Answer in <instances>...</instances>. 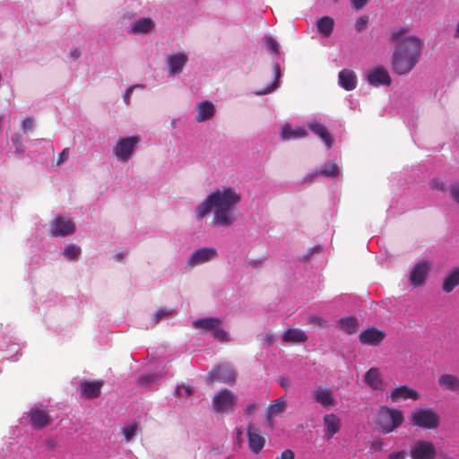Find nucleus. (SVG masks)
<instances>
[{"label":"nucleus","mask_w":459,"mask_h":459,"mask_svg":"<svg viewBox=\"0 0 459 459\" xmlns=\"http://www.w3.org/2000/svg\"><path fill=\"white\" fill-rule=\"evenodd\" d=\"M406 29L394 30L391 34L390 41L395 44L392 55L391 68L398 75L409 74L419 63L424 40L415 35L404 36Z\"/></svg>","instance_id":"f257e3e1"},{"label":"nucleus","mask_w":459,"mask_h":459,"mask_svg":"<svg viewBox=\"0 0 459 459\" xmlns=\"http://www.w3.org/2000/svg\"><path fill=\"white\" fill-rule=\"evenodd\" d=\"M240 195L231 187H223L209 195L197 207V218H204L213 210V222L220 226H230L234 221V207L240 202Z\"/></svg>","instance_id":"f03ea898"},{"label":"nucleus","mask_w":459,"mask_h":459,"mask_svg":"<svg viewBox=\"0 0 459 459\" xmlns=\"http://www.w3.org/2000/svg\"><path fill=\"white\" fill-rule=\"evenodd\" d=\"M404 421V416L401 410L380 406L376 420L377 429L383 434L394 431Z\"/></svg>","instance_id":"7ed1b4c3"},{"label":"nucleus","mask_w":459,"mask_h":459,"mask_svg":"<svg viewBox=\"0 0 459 459\" xmlns=\"http://www.w3.org/2000/svg\"><path fill=\"white\" fill-rule=\"evenodd\" d=\"M237 396L231 390L223 388L214 394L212 399L213 411L218 413H233L237 406Z\"/></svg>","instance_id":"20e7f679"},{"label":"nucleus","mask_w":459,"mask_h":459,"mask_svg":"<svg viewBox=\"0 0 459 459\" xmlns=\"http://www.w3.org/2000/svg\"><path fill=\"white\" fill-rule=\"evenodd\" d=\"M411 423L422 429H433L439 425V416L432 409H416L411 414Z\"/></svg>","instance_id":"39448f33"},{"label":"nucleus","mask_w":459,"mask_h":459,"mask_svg":"<svg viewBox=\"0 0 459 459\" xmlns=\"http://www.w3.org/2000/svg\"><path fill=\"white\" fill-rule=\"evenodd\" d=\"M26 417L31 427L35 429H43L53 421L49 412L41 405L31 407L26 412Z\"/></svg>","instance_id":"423d86ee"},{"label":"nucleus","mask_w":459,"mask_h":459,"mask_svg":"<svg viewBox=\"0 0 459 459\" xmlns=\"http://www.w3.org/2000/svg\"><path fill=\"white\" fill-rule=\"evenodd\" d=\"M237 374L231 366L229 364H222L216 366L209 372L207 376V382L213 384L215 382L230 384L234 383Z\"/></svg>","instance_id":"0eeeda50"},{"label":"nucleus","mask_w":459,"mask_h":459,"mask_svg":"<svg viewBox=\"0 0 459 459\" xmlns=\"http://www.w3.org/2000/svg\"><path fill=\"white\" fill-rule=\"evenodd\" d=\"M139 141L140 138L138 136H130L121 139L113 151L117 160L127 162Z\"/></svg>","instance_id":"6e6552de"},{"label":"nucleus","mask_w":459,"mask_h":459,"mask_svg":"<svg viewBox=\"0 0 459 459\" xmlns=\"http://www.w3.org/2000/svg\"><path fill=\"white\" fill-rule=\"evenodd\" d=\"M436 454L434 444L422 439L417 440L410 448L411 459H433Z\"/></svg>","instance_id":"1a4fd4ad"},{"label":"nucleus","mask_w":459,"mask_h":459,"mask_svg":"<svg viewBox=\"0 0 459 459\" xmlns=\"http://www.w3.org/2000/svg\"><path fill=\"white\" fill-rule=\"evenodd\" d=\"M431 264L429 261L418 262L411 269L409 275V281L413 287H420L426 282L430 272Z\"/></svg>","instance_id":"9d476101"},{"label":"nucleus","mask_w":459,"mask_h":459,"mask_svg":"<svg viewBox=\"0 0 459 459\" xmlns=\"http://www.w3.org/2000/svg\"><path fill=\"white\" fill-rule=\"evenodd\" d=\"M313 400L324 408H329L336 404V401L331 388L327 385H316L312 393Z\"/></svg>","instance_id":"9b49d317"},{"label":"nucleus","mask_w":459,"mask_h":459,"mask_svg":"<svg viewBox=\"0 0 459 459\" xmlns=\"http://www.w3.org/2000/svg\"><path fill=\"white\" fill-rule=\"evenodd\" d=\"M217 255V251L213 247H203L195 250L189 257L186 266L194 267L211 261Z\"/></svg>","instance_id":"f8f14e48"},{"label":"nucleus","mask_w":459,"mask_h":459,"mask_svg":"<svg viewBox=\"0 0 459 459\" xmlns=\"http://www.w3.org/2000/svg\"><path fill=\"white\" fill-rule=\"evenodd\" d=\"M74 222L64 217L56 218L51 226V232L55 237H65L71 235L74 232Z\"/></svg>","instance_id":"ddd939ff"},{"label":"nucleus","mask_w":459,"mask_h":459,"mask_svg":"<svg viewBox=\"0 0 459 459\" xmlns=\"http://www.w3.org/2000/svg\"><path fill=\"white\" fill-rule=\"evenodd\" d=\"M367 80L369 84L376 87L380 85L389 86L392 83L391 77L385 67H377L369 71L367 74Z\"/></svg>","instance_id":"4468645a"},{"label":"nucleus","mask_w":459,"mask_h":459,"mask_svg":"<svg viewBox=\"0 0 459 459\" xmlns=\"http://www.w3.org/2000/svg\"><path fill=\"white\" fill-rule=\"evenodd\" d=\"M385 337L383 331L375 327H369L359 334L361 343L371 346H377Z\"/></svg>","instance_id":"2eb2a0df"},{"label":"nucleus","mask_w":459,"mask_h":459,"mask_svg":"<svg viewBox=\"0 0 459 459\" xmlns=\"http://www.w3.org/2000/svg\"><path fill=\"white\" fill-rule=\"evenodd\" d=\"M248 446L254 454H258L265 444V439L260 435V432L253 425L249 424L247 429Z\"/></svg>","instance_id":"dca6fc26"},{"label":"nucleus","mask_w":459,"mask_h":459,"mask_svg":"<svg viewBox=\"0 0 459 459\" xmlns=\"http://www.w3.org/2000/svg\"><path fill=\"white\" fill-rule=\"evenodd\" d=\"M389 397L392 402L396 403L400 400L412 399L417 400L419 398V394L416 390L408 385H400L394 388Z\"/></svg>","instance_id":"f3484780"},{"label":"nucleus","mask_w":459,"mask_h":459,"mask_svg":"<svg viewBox=\"0 0 459 459\" xmlns=\"http://www.w3.org/2000/svg\"><path fill=\"white\" fill-rule=\"evenodd\" d=\"M342 423L339 417L333 413L324 416V429L327 439H331L341 429Z\"/></svg>","instance_id":"a211bd4d"},{"label":"nucleus","mask_w":459,"mask_h":459,"mask_svg":"<svg viewBox=\"0 0 459 459\" xmlns=\"http://www.w3.org/2000/svg\"><path fill=\"white\" fill-rule=\"evenodd\" d=\"M197 115L195 117L196 122H203L211 119L215 114L214 105L208 101L204 100L195 105Z\"/></svg>","instance_id":"6ab92c4d"},{"label":"nucleus","mask_w":459,"mask_h":459,"mask_svg":"<svg viewBox=\"0 0 459 459\" xmlns=\"http://www.w3.org/2000/svg\"><path fill=\"white\" fill-rule=\"evenodd\" d=\"M103 384L101 381H84L81 384V394L88 399L100 396Z\"/></svg>","instance_id":"aec40b11"},{"label":"nucleus","mask_w":459,"mask_h":459,"mask_svg":"<svg viewBox=\"0 0 459 459\" xmlns=\"http://www.w3.org/2000/svg\"><path fill=\"white\" fill-rule=\"evenodd\" d=\"M188 61L187 56L176 53L168 57V65L171 74H180Z\"/></svg>","instance_id":"412c9836"},{"label":"nucleus","mask_w":459,"mask_h":459,"mask_svg":"<svg viewBox=\"0 0 459 459\" xmlns=\"http://www.w3.org/2000/svg\"><path fill=\"white\" fill-rule=\"evenodd\" d=\"M365 383L374 390H382L383 378L377 368H369L364 376Z\"/></svg>","instance_id":"4be33fe9"},{"label":"nucleus","mask_w":459,"mask_h":459,"mask_svg":"<svg viewBox=\"0 0 459 459\" xmlns=\"http://www.w3.org/2000/svg\"><path fill=\"white\" fill-rule=\"evenodd\" d=\"M281 340L283 342L304 343L307 341V335L301 329L289 328L283 333Z\"/></svg>","instance_id":"5701e85b"},{"label":"nucleus","mask_w":459,"mask_h":459,"mask_svg":"<svg viewBox=\"0 0 459 459\" xmlns=\"http://www.w3.org/2000/svg\"><path fill=\"white\" fill-rule=\"evenodd\" d=\"M155 26L154 22L151 18H141L134 22L129 30L131 34H147Z\"/></svg>","instance_id":"b1692460"},{"label":"nucleus","mask_w":459,"mask_h":459,"mask_svg":"<svg viewBox=\"0 0 459 459\" xmlns=\"http://www.w3.org/2000/svg\"><path fill=\"white\" fill-rule=\"evenodd\" d=\"M339 84L346 91H352L357 86V76L351 70L343 69L339 73Z\"/></svg>","instance_id":"393cba45"},{"label":"nucleus","mask_w":459,"mask_h":459,"mask_svg":"<svg viewBox=\"0 0 459 459\" xmlns=\"http://www.w3.org/2000/svg\"><path fill=\"white\" fill-rule=\"evenodd\" d=\"M437 382L445 389L453 392L459 391V377L455 375L443 374L438 377Z\"/></svg>","instance_id":"a878e982"},{"label":"nucleus","mask_w":459,"mask_h":459,"mask_svg":"<svg viewBox=\"0 0 459 459\" xmlns=\"http://www.w3.org/2000/svg\"><path fill=\"white\" fill-rule=\"evenodd\" d=\"M221 325V320L218 317H204L199 318L193 322L194 327L197 329H204L207 331H213L215 328Z\"/></svg>","instance_id":"bb28decb"},{"label":"nucleus","mask_w":459,"mask_h":459,"mask_svg":"<svg viewBox=\"0 0 459 459\" xmlns=\"http://www.w3.org/2000/svg\"><path fill=\"white\" fill-rule=\"evenodd\" d=\"M309 128L314 134L318 135L324 141L328 148L332 146L333 137L323 124L313 123L309 125Z\"/></svg>","instance_id":"cd10ccee"},{"label":"nucleus","mask_w":459,"mask_h":459,"mask_svg":"<svg viewBox=\"0 0 459 459\" xmlns=\"http://www.w3.org/2000/svg\"><path fill=\"white\" fill-rule=\"evenodd\" d=\"M339 325L342 332L348 334H353L358 330L359 323L356 317L344 316L339 320Z\"/></svg>","instance_id":"c85d7f7f"},{"label":"nucleus","mask_w":459,"mask_h":459,"mask_svg":"<svg viewBox=\"0 0 459 459\" xmlns=\"http://www.w3.org/2000/svg\"><path fill=\"white\" fill-rule=\"evenodd\" d=\"M317 30L318 31L324 36V37H329L333 30L334 26V21L333 18L329 16H324L318 19L316 22Z\"/></svg>","instance_id":"c756f323"},{"label":"nucleus","mask_w":459,"mask_h":459,"mask_svg":"<svg viewBox=\"0 0 459 459\" xmlns=\"http://www.w3.org/2000/svg\"><path fill=\"white\" fill-rule=\"evenodd\" d=\"M459 285V267L454 269L444 280L442 289L445 292H451Z\"/></svg>","instance_id":"7c9ffc66"},{"label":"nucleus","mask_w":459,"mask_h":459,"mask_svg":"<svg viewBox=\"0 0 459 459\" xmlns=\"http://www.w3.org/2000/svg\"><path fill=\"white\" fill-rule=\"evenodd\" d=\"M307 135V132L303 128L292 129L290 125H285L281 128V136L282 140H290L294 138H301Z\"/></svg>","instance_id":"2f4dec72"},{"label":"nucleus","mask_w":459,"mask_h":459,"mask_svg":"<svg viewBox=\"0 0 459 459\" xmlns=\"http://www.w3.org/2000/svg\"><path fill=\"white\" fill-rule=\"evenodd\" d=\"M273 68V73H274V76H275L274 81L272 82V84L270 86L257 91L256 94L264 95V94L273 91L278 87L279 79L281 77V69H280L279 64L274 63Z\"/></svg>","instance_id":"473e14b6"},{"label":"nucleus","mask_w":459,"mask_h":459,"mask_svg":"<svg viewBox=\"0 0 459 459\" xmlns=\"http://www.w3.org/2000/svg\"><path fill=\"white\" fill-rule=\"evenodd\" d=\"M286 403L283 398L276 399L270 404L268 413L270 415L281 413L284 411Z\"/></svg>","instance_id":"72a5a7b5"},{"label":"nucleus","mask_w":459,"mask_h":459,"mask_svg":"<svg viewBox=\"0 0 459 459\" xmlns=\"http://www.w3.org/2000/svg\"><path fill=\"white\" fill-rule=\"evenodd\" d=\"M339 172V169L336 163H327L324 165L318 174L325 175L327 177H335Z\"/></svg>","instance_id":"f704fd0d"},{"label":"nucleus","mask_w":459,"mask_h":459,"mask_svg":"<svg viewBox=\"0 0 459 459\" xmlns=\"http://www.w3.org/2000/svg\"><path fill=\"white\" fill-rule=\"evenodd\" d=\"M81 247L77 245H68L64 251V255L70 260L76 259L81 255Z\"/></svg>","instance_id":"c9c22d12"},{"label":"nucleus","mask_w":459,"mask_h":459,"mask_svg":"<svg viewBox=\"0 0 459 459\" xmlns=\"http://www.w3.org/2000/svg\"><path fill=\"white\" fill-rule=\"evenodd\" d=\"M138 429L137 423H132L123 429L125 439L129 442L134 436Z\"/></svg>","instance_id":"e433bc0d"},{"label":"nucleus","mask_w":459,"mask_h":459,"mask_svg":"<svg viewBox=\"0 0 459 459\" xmlns=\"http://www.w3.org/2000/svg\"><path fill=\"white\" fill-rule=\"evenodd\" d=\"M264 41L268 49L275 55L279 54V44L273 38L265 37Z\"/></svg>","instance_id":"4c0bfd02"},{"label":"nucleus","mask_w":459,"mask_h":459,"mask_svg":"<svg viewBox=\"0 0 459 459\" xmlns=\"http://www.w3.org/2000/svg\"><path fill=\"white\" fill-rule=\"evenodd\" d=\"M368 22V16H360L356 21L355 30L358 32H362L367 28Z\"/></svg>","instance_id":"58836bf2"},{"label":"nucleus","mask_w":459,"mask_h":459,"mask_svg":"<svg viewBox=\"0 0 459 459\" xmlns=\"http://www.w3.org/2000/svg\"><path fill=\"white\" fill-rule=\"evenodd\" d=\"M212 335L215 339H217L221 342H228L229 341L228 333L226 331H224L223 329H220L218 327L215 328L212 331Z\"/></svg>","instance_id":"ea45409f"},{"label":"nucleus","mask_w":459,"mask_h":459,"mask_svg":"<svg viewBox=\"0 0 459 459\" xmlns=\"http://www.w3.org/2000/svg\"><path fill=\"white\" fill-rule=\"evenodd\" d=\"M134 88H143V86L142 84H136L134 86H130L126 91V92L124 93L123 99H124L125 103L127 105L130 103V99H131V96H132V93H133V91Z\"/></svg>","instance_id":"a19ab883"},{"label":"nucleus","mask_w":459,"mask_h":459,"mask_svg":"<svg viewBox=\"0 0 459 459\" xmlns=\"http://www.w3.org/2000/svg\"><path fill=\"white\" fill-rule=\"evenodd\" d=\"M429 184L432 189H437L440 191L446 190V184L437 178H433Z\"/></svg>","instance_id":"79ce46f5"},{"label":"nucleus","mask_w":459,"mask_h":459,"mask_svg":"<svg viewBox=\"0 0 459 459\" xmlns=\"http://www.w3.org/2000/svg\"><path fill=\"white\" fill-rule=\"evenodd\" d=\"M171 310H165V309H160L159 311H157L154 315V324L157 325L158 323H160V321L171 314Z\"/></svg>","instance_id":"37998d69"},{"label":"nucleus","mask_w":459,"mask_h":459,"mask_svg":"<svg viewBox=\"0 0 459 459\" xmlns=\"http://www.w3.org/2000/svg\"><path fill=\"white\" fill-rule=\"evenodd\" d=\"M451 197L459 204V184L450 186Z\"/></svg>","instance_id":"c03bdc74"},{"label":"nucleus","mask_w":459,"mask_h":459,"mask_svg":"<svg viewBox=\"0 0 459 459\" xmlns=\"http://www.w3.org/2000/svg\"><path fill=\"white\" fill-rule=\"evenodd\" d=\"M308 322L311 325H319V326H325V321L317 316H310L308 317Z\"/></svg>","instance_id":"a18cd8bd"},{"label":"nucleus","mask_w":459,"mask_h":459,"mask_svg":"<svg viewBox=\"0 0 459 459\" xmlns=\"http://www.w3.org/2000/svg\"><path fill=\"white\" fill-rule=\"evenodd\" d=\"M407 456V452L404 450L399 452H393L388 455L387 459H405Z\"/></svg>","instance_id":"49530a36"},{"label":"nucleus","mask_w":459,"mask_h":459,"mask_svg":"<svg viewBox=\"0 0 459 459\" xmlns=\"http://www.w3.org/2000/svg\"><path fill=\"white\" fill-rule=\"evenodd\" d=\"M368 0H351V6L355 10L362 9L367 4Z\"/></svg>","instance_id":"de8ad7c7"},{"label":"nucleus","mask_w":459,"mask_h":459,"mask_svg":"<svg viewBox=\"0 0 459 459\" xmlns=\"http://www.w3.org/2000/svg\"><path fill=\"white\" fill-rule=\"evenodd\" d=\"M33 127V120L31 117H27L22 121V129L27 132L28 130L32 129Z\"/></svg>","instance_id":"09e8293b"},{"label":"nucleus","mask_w":459,"mask_h":459,"mask_svg":"<svg viewBox=\"0 0 459 459\" xmlns=\"http://www.w3.org/2000/svg\"><path fill=\"white\" fill-rule=\"evenodd\" d=\"M275 459H294V453L290 449H286Z\"/></svg>","instance_id":"8fccbe9b"},{"label":"nucleus","mask_w":459,"mask_h":459,"mask_svg":"<svg viewBox=\"0 0 459 459\" xmlns=\"http://www.w3.org/2000/svg\"><path fill=\"white\" fill-rule=\"evenodd\" d=\"M68 155H69V149L68 148L64 149L62 151V152L59 154L56 164L59 165V164L63 163L65 160H66L68 158Z\"/></svg>","instance_id":"3c124183"},{"label":"nucleus","mask_w":459,"mask_h":459,"mask_svg":"<svg viewBox=\"0 0 459 459\" xmlns=\"http://www.w3.org/2000/svg\"><path fill=\"white\" fill-rule=\"evenodd\" d=\"M257 409H258V406L255 403H251L246 407L245 412L247 415H251V414L255 413Z\"/></svg>","instance_id":"603ef678"},{"label":"nucleus","mask_w":459,"mask_h":459,"mask_svg":"<svg viewBox=\"0 0 459 459\" xmlns=\"http://www.w3.org/2000/svg\"><path fill=\"white\" fill-rule=\"evenodd\" d=\"M70 55L74 60H76L81 56V51L78 48H74L71 49Z\"/></svg>","instance_id":"864d4df0"},{"label":"nucleus","mask_w":459,"mask_h":459,"mask_svg":"<svg viewBox=\"0 0 459 459\" xmlns=\"http://www.w3.org/2000/svg\"><path fill=\"white\" fill-rule=\"evenodd\" d=\"M371 448L374 449V450H382L383 448V442L378 439V440H374L371 444Z\"/></svg>","instance_id":"5fc2aeb1"},{"label":"nucleus","mask_w":459,"mask_h":459,"mask_svg":"<svg viewBox=\"0 0 459 459\" xmlns=\"http://www.w3.org/2000/svg\"><path fill=\"white\" fill-rule=\"evenodd\" d=\"M181 390H183L187 396L193 394V388L190 385H183L181 387H178V391Z\"/></svg>","instance_id":"6e6d98bb"},{"label":"nucleus","mask_w":459,"mask_h":459,"mask_svg":"<svg viewBox=\"0 0 459 459\" xmlns=\"http://www.w3.org/2000/svg\"><path fill=\"white\" fill-rule=\"evenodd\" d=\"M46 446L49 449H54L56 446V441L53 438H49L46 440Z\"/></svg>","instance_id":"4d7b16f0"},{"label":"nucleus","mask_w":459,"mask_h":459,"mask_svg":"<svg viewBox=\"0 0 459 459\" xmlns=\"http://www.w3.org/2000/svg\"><path fill=\"white\" fill-rule=\"evenodd\" d=\"M273 342V335L272 333H267L264 338V342L266 345H271Z\"/></svg>","instance_id":"13d9d810"},{"label":"nucleus","mask_w":459,"mask_h":459,"mask_svg":"<svg viewBox=\"0 0 459 459\" xmlns=\"http://www.w3.org/2000/svg\"><path fill=\"white\" fill-rule=\"evenodd\" d=\"M279 383L281 387L287 388L289 386L290 381L287 378H281Z\"/></svg>","instance_id":"bf43d9fd"},{"label":"nucleus","mask_w":459,"mask_h":459,"mask_svg":"<svg viewBox=\"0 0 459 459\" xmlns=\"http://www.w3.org/2000/svg\"><path fill=\"white\" fill-rule=\"evenodd\" d=\"M455 37L459 38V22L456 24Z\"/></svg>","instance_id":"052dcab7"},{"label":"nucleus","mask_w":459,"mask_h":459,"mask_svg":"<svg viewBox=\"0 0 459 459\" xmlns=\"http://www.w3.org/2000/svg\"><path fill=\"white\" fill-rule=\"evenodd\" d=\"M124 255H117V261H121L123 259Z\"/></svg>","instance_id":"680f3d73"},{"label":"nucleus","mask_w":459,"mask_h":459,"mask_svg":"<svg viewBox=\"0 0 459 459\" xmlns=\"http://www.w3.org/2000/svg\"><path fill=\"white\" fill-rule=\"evenodd\" d=\"M332 1L334 2V3H337L339 0H332Z\"/></svg>","instance_id":"e2e57ef3"}]
</instances>
